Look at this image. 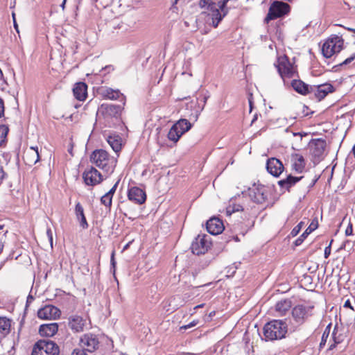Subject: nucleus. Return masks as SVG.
Instances as JSON below:
<instances>
[{
	"mask_svg": "<svg viewBox=\"0 0 355 355\" xmlns=\"http://www.w3.org/2000/svg\"><path fill=\"white\" fill-rule=\"evenodd\" d=\"M90 162L101 169L104 173L111 174L114 172L117 160L103 149L94 150L89 157Z\"/></svg>",
	"mask_w": 355,
	"mask_h": 355,
	"instance_id": "nucleus-1",
	"label": "nucleus"
},
{
	"mask_svg": "<svg viewBox=\"0 0 355 355\" xmlns=\"http://www.w3.org/2000/svg\"><path fill=\"white\" fill-rule=\"evenodd\" d=\"M263 331L266 340H280L285 338L288 325L282 320H272L264 325Z\"/></svg>",
	"mask_w": 355,
	"mask_h": 355,
	"instance_id": "nucleus-2",
	"label": "nucleus"
},
{
	"mask_svg": "<svg viewBox=\"0 0 355 355\" xmlns=\"http://www.w3.org/2000/svg\"><path fill=\"white\" fill-rule=\"evenodd\" d=\"M344 46L345 41L343 37L332 34L324 41L321 47L322 55L325 58H331L338 54L344 49Z\"/></svg>",
	"mask_w": 355,
	"mask_h": 355,
	"instance_id": "nucleus-3",
	"label": "nucleus"
},
{
	"mask_svg": "<svg viewBox=\"0 0 355 355\" xmlns=\"http://www.w3.org/2000/svg\"><path fill=\"white\" fill-rule=\"evenodd\" d=\"M275 66L284 81L286 78L297 76L296 66H294V64L290 62L288 57L286 55L278 56Z\"/></svg>",
	"mask_w": 355,
	"mask_h": 355,
	"instance_id": "nucleus-4",
	"label": "nucleus"
},
{
	"mask_svg": "<svg viewBox=\"0 0 355 355\" xmlns=\"http://www.w3.org/2000/svg\"><path fill=\"white\" fill-rule=\"evenodd\" d=\"M59 347L52 340H40L33 346L31 355H58Z\"/></svg>",
	"mask_w": 355,
	"mask_h": 355,
	"instance_id": "nucleus-5",
	"label": "nucleus"
},
{
	"mask_svg": "<svg viewBox=\"0 0 355 355\" xmlns=\"http://www.w3.org/2000/svg\"><path fill=\"white\" fill-rule=\"evenodd\" d=\"M211 242L209 236L206 234H199L193 241L191 250V252L197 255L205 254L210 249Z\"/></svg>",
	"mask_w": 355,
	"mask_h": 355,
	"instance_id": "nucleus-6",
	"label": "nucleus"
},
{
	"mask_svg": "<svg viewBox=\"0 0 355 355\" xmlns=\"http://www.w3.org/2000/svg\"><path fill=\"white\" fill-rule=\"evenodd\" d=\"M89 324V318L86 316L73 314L68 318V327L73 333L83 332Z\"/></svg>",
	"mask_w": 355,
	"mask_h": 355,
	"instance_id": "nucleus-7",
	"label": "nucleus"
},
{
	"mask_svg": "<svg viewBox=\"0 0 355 355\" xmlns=\"http://www.w3.org/2000/svg\"><path fill=\"white\" fill-rule=\"evenodd\" d=\"M290 10V6L282 1H274L269 9V12L265 19L268 22L269 20L275 19L287 14Z\"/></svg>",
	"mask_w": 355,
	"mask_h": 355,
	"instance_id": "nucleus-8",
	"label": "nucleus"
},
{
	"mask_svg": "<svg viewBox=\"0 0 355 355\" xmlns=\"http://www.w3.org/2000/svg\"><path fill=\"white\" fill-rule=\"evenodd\" d=\"M313 308V306H306L302 304L295 306L291 311L294 321L300 325L303 324L308 318L312 315Z\"/></svg>",
	"mask_w": 355,
	"mask_h": 355,
	"instance_id": "nucleus-9",
	"label": "nucleus"
},
{
	"mask_svg": "<svg viewBox=\"0 0 355 355\" xmlns=\"http://www.w3.org/2000/svg\"><path fill=\"white\" fill-rule=\"evenodd\" d=\"M121 107L119 105L103 103L98 110V114L105 121L110 122L113 119H117L120 115Z\"/></svg>",
	"mask_w": 355,
	"mask_h": 355,
	"instance_id": "nucleus-10",
	"label": "nucleus"
},
{
	"mask_svg": "<svg viewBox=\"0 0 355 355\" xmlns=\"http://www.w3.org/2000/svg\"><path fill=\"white\" fill-rule=\"evenodd\" d=\"M83 179L85 184L92 187L100 184L103 180L102 174L93 166L85 169L83 173Z\"/></svg>",
	"mask_w": 355,
	"mask_h": 355,
	"instance_id": "nucleus-11",
	"label": "nucleus"
},
{
	"mask_svg": "<svg viewBox=\"0 0 355 355\" xmlns=\"http://www.w3.org/2000/svg\"><path fill=\"white\" fill-rule=\"evenodd\" d=\"M100 342L96 335L87 333L80 337V345L87 352H94L99 347Z\"/></svg>",
	"mask_w": 355,
	"mask_h": 355,
	"instance_id": "nucleus-12",
	"label": "nucleus"
},
{
	"mask_svg": "<svg viewBox=\"0 0 355 355\" xmlns=\"http://www.w3.org/2000/svg\"><path fill=\"white\" fill-rule=\"evenodd\" d=\"M208 15L212 19V22H220L227 13V8H225V3H213L209 5Z\"/></svg>",
	"mask_w": 355,
	"mask_h": 355,
	"instance_id": "nucleus-13",
	"label": "nucleus"
},
{
	"mask_svg": "<svg viewBox=\"0 0 355 355\" xmlns=\"http://www.w3.org/2000/svg\"><path fill=\"white\" fill-rule=\"evenodd\" d=\"M60 310L53 305H46L37 311V316L42 320H55L60 318Z\"/></svg>",
	"mask_w": 355,
	"mask_h": 355,
	"instance_id": "nucleus-14",
	"label": "nucleus"
},
{
	"mask_svg": "<svg viewBox=\"0 0 355 355\" xmlns=\"http://www.w3.org/2000/svg\"><path fill=\"white\" fill-rule=\"evenodd\" d=\"M128 198L137 205H142L146 200V193L144 190L138 187H132L128 190Z\"/></svg>",
	"mask_w": 355,
	"mask_h": 355,
	"instance_id": "nucleus-15",
	"label": "nucleus"
},
{
	"mask_svg": "<svg viewBox=\"0 0 355 355\" xmlns=\"http://www.w3.org/2000/svg\"><path fill=\"white\" fill-rule=\"evenodd\" d=\"M326 148V141L322 139L313 140L309 144L311 155L315 159H320L324 154Z\"/></svg>",
	"mask_w": 355,
	"mask_h": 355,
	"instance_id": "nucleus-16",
	"label": "nucleus"
},
{
	"mask_svg": "<svg viewBox=\"0 0 355 355\" xmlns=\"http://www.w3.org/2000/svg\"><path fill=\"white\" fill-rule=\"evenodd\" d=\"M266 169L274 177H279L283 173L284 166L279 159L271 157L267 160Z\"/></svg>",
	"mask_w": 355,
	"mask_h": 355,
	"instance_id": "nucleus-17",
	"label": "nucleus"
},
{
	"mask_svg": "<svg viewBox=\"0 0 355 355\" xmlns=\"http://www.w3.org/2000/svg\"><path fill=\"white\" fill-rule=\"evenodd\" d=\"M246 198L243 196L231 198L226 207L225 212L227 216H231L232 214L243 211V205Z\"/></svg>",
	"mask_w": 355,
	"mask_h": 355,
	"instance_id": "nucleus-18",
	"label": "nucleus"
},
{
	"mask_svg": "<svg viewBox=\"0 0 355 355\" xmlns=\"http://www.w3.org/2000/svg\"><path fill=\"white\" fill-rule=\"evenodd\" d=\"M312 93L318 101L324 99L329 94L334 92V86L330 83H324L318 85H313Z\"/></svg>",
	"mask_w": 355,
	"mask_h": 355,
	"instance_id": "nucleus-19",
	"label": "nucleus"
},
{
	"mask_svg": "<svg viewBox=\"0 0 355 355\" xmlns=\"http://www.w3.org/2000/svg\"><path fill=\"white\" fill-rule=\"evenodd\" d=\"M23 160L26 165L30 166L35 164L40 160L38 148L30 147L24 152Z\"/></svg>",
	"mask_w": 355,
	"mask_h": 355,
	"instance_id": "nucleus-20",
	"label": "nucleus"
},
{
	"mask_svg": "<svg viewBox=\"0 0 355 355\" xmlns=\"http://www.w3.org/2000/svg\"><path fill=\"white\" fill-rule=\"evenodd\" d=\"M207 230L211 234H219L224 230L223 223L220 218L213 217L207 220Z\"/></svg>",
	"mask_w": 355,
	"mask_h": 355,
	"instance_id": "nucleus-21",
	"label": "nucleus"
},
{
	"mask_svg": "<svg viewBox=\"0 0 355 355\" xmlns=\"http://www.w3.org/2000/svg\"><path fill=\"white\" fill-rule=\"evenodd\" d=\"M292 88L298 94L306 96L311 94L313 92V87L309 85L300 79H294L291 81Z\"/></svg>",
	"mask_w": 355,
	"mask_h": 355,
	"instance_id": "nucleus-22",
	"label": "nucleus"
},
{
	"mask_svg": "<svg viewBox=\"0 0 355 355\" xmlns=\"http://www.w3.org/2000/svg\"><path fill=\"white\" fill-rule=\"evenodd\" d=\"M292 307V302L289 299H284L278 301L274 307L275 315L282 317L286 315Z\"/></svg>",
	"mask_w": 355,
	"mask_h": 355,
	"instance_id": "nucleus-23",
	"label": "nucleus"
},
{
	"mask_svg": "<svg viewBox=\"0 0 355 355\" xmlns=\"http://www.w3.org/2000/svg\"><path fill=\"white\" fill-rule=\"evenodd\" d=\"M73 94L79 101H85L87 97V85L85 83H76L73 87Z\"/></svg>",
	"mask_w": 355,
	"mask_h": 355,
	"instance_id": "nucleus-24",
	"label": "nucleus"
},
{
	"mask_svg": "<svg viewBox=\"0 0 355 355\" xmlns=\"http://www.w3.org/2000/svg\"><path fill=\"white\" fill-rule=\"evenodd\" d=\"M345 338L346 334L344 331V329L338 327V325H336L332 332V339L334 343L329 346V349H334L337 345L342 343Z\"/></svg>",
	"mask_w": 355,
	"mask_h": 355,
	"instance_id": "nucleus-25",
	"label": "nucleus"
},
{
	"mask_svg": "<svg viewBox=\"0 0 355 355\" xmlns=\"http://www.w3.org/2000/svg\"><path fill=\"white\" fill-rule=\"evenodd\" d=\"M101 96L105 99L117 100L122 96L119 89H113L107 87H102L99 89Z\"/></svg>",
	"mask_w": 355,
	"mask_h": 355,
	"instance_id": "nucleus-26",
	"label": "nucleus"
},
{
	"mask_svg": "<svg viewBox=\"0 0 355 355\" xmlns=\"http://www.w3.org/2000/svg\"><path fill=\"white\" fill-rule=\"evenodd\" d=\"M58 331V324L55 322L42 324L39 329V333L42 336H53Z\"/></svg>",
	"mask_w": 355,
	"mask_h": 355,
	"instance_id": "nucleus-27",
	"label": "nucleus"
},
{
	"mask_svg": "<svg viewBox=\"0 0 355 355\" xmlns=\"http://www.w3.org/2000/svg\"><path fill=\"white\" fill-rule=\"evenodd\" d=\"M292 168L297 173H302L305 168V160L302 155L295 153L291 157Z\"/></svg>",
	"mask_w": 355,
	"mask_h": 355,
	"instance_id": "nucleus-28",
	"label": "nucleus"
},
{
	"mask_svg": "<svg viewBox=\"0 0 355 355\" xmlns=\"http://www.w3.org/2000/svg\"><path fill=\"white\" fill-rule=\"evenodd\" d=\"M303 176L294 177L291 175H288L286 178L279 180L277 184L282 189L289 191L297 182L302 180Z\"/></svg>",
	"mask_w": 355,
	"mask_h": 355,
	"instance_id": "nucleus-29",
	"label": "nucleus"
},
{
	"mask_svg": "<svg viewBox=\"0 0 355 355\" xmlns=\"http://www.w3.org/2000/svg\"><path fill=\"white\" fill-rule=\"evenodd\" d=\"M118 182L115 183L114 185L110 189L109 191H107L105 194H104L101 198V203L105 207L108 208L109 209H111L112 205V198L114 196V194L116 192V188H117Z\"/></svg>",
	"mask_w": 355,
	"mask_h": 355,
	"instance_id": "nucleus-30",
	"label": "nucleus"
},
{
	"mask_svg": "<svg viewBox=\"0 0 355 355\" xmlns=\"http://www.w3.org/2000/svg\"><path fill=\"white\" fill-rule=\"evenodd\" d=\"M75 214L76 218L78 219V220H79L80 225L82 227V228L87 229L89 225L84 214V208L79 202L76 204Z\"/></svg>",
	"mask_w": 355,
	"mask_h": 355,
	"instance_id": "nucleus-31",
	"label": "nucleus"
},
{
	"mask_svg": "<svg viewBox=\"0 0 355 355\" xmlns=\"http://www.w3.org/2000/svg\"><path fill=\"white\" fill-rule=\"evenodd\" d=\"M112 150L117 153L121 151L122 148V139L119 135H112L106 139Z\"/></svg>",
	"mask_w": 355,
	"mask_h": 355,
	"instance_id": "nucleus-32",
	"label": "nucleus"
},
{
	"mask_svg": "<svg viewBox=\"0 0 355 355\" xmlns=\"http://www.w3.org/2000/svg\"><path fill=\"white\" fill-rule=\"evenodd\" d=\"M12 320L6 316H0V334L6 337L11 331Z\"/></svg>",
	"mask_w": 355,
	"mask_h": 355,
	"instance_id": "nucleus-33",
	"label": "nucleus"
},
{
	"mask_svg": "<svg viewBox=\"0 0 355 355\" xmlns=\"http://www.w3.org/2000/svg\"><path fill=\"white\" fill-rule=\"evenodd\" d=\"M174 126H176V128L179 130V131L184 135L185 132L189 131L191 128V123L187 119H180L175 124Z\"/></svg>",
	"mask_w": 355,
	"mask_h": 355,
	"instance_id": "nucleus-34",
	"label": "nucleus"
},
{
	"mask_svg": "<svg viewBox=\"0 0 355 355\" xmlns=\"http://www.w3.org/2000/svg\"><path fill=\"white\" fill-rule=\"evenodd\" d=\"M182 135V134L176 128V126L173 125L167 134V138L169 141H173L175 144Z\"/></svg>",
	"mask_w": 355,
	"mask_h": 355,
	"instance_id": "nucleus-35",
	"label": "nucleus"
},
{
	"mask_svg": "<svg viewBox=\"0 0 355 355\" xmlns=\"http://www.w3.org/2000/svg\"><path fill=\"white\" fill-rule=\"evenodd\" d=\"M318 225H313V223H311L308 228L303 232V234L298 237L294 242V244L295 246L300 245L304 240L307 237V236L312 232L314 230L317 228Z\"/></svg>",
	"mask_w": 355,
	"mask_h": 355,
	"instance_id": "nucleus-36",
	"label": "nucleus"
},
{
	"mask_svg": "<svg viewBox=\"0 0 355 355\" xmlns=\"http://www.w3.org/2000/svg\"><path fill=\"white\" fill-rule=\"evenodd\" d=\"M201 26H198V28L202 35L207 34L211 29V28H217L218 24H200Z\"/></svg>",
	"mask_w": 355,
	"mask_h": 355,
	"instance_id": "nucleus-37",
	"label": "nucleus"
},
{
	"mask_svg": "<svg viewBox=\"0 0 355 355\" xmlns=\"http://www.w3.org/2000/svg\"><path fill=\"white\" fill-rule=\"evenodd\" d=\"M331 323H329L325 328L323 334H322V338H321V342L320 343V347H322V346H324L326 343H327V340L329 338V334H330V331H331Z\"/></svg>",
	"mask_w": 355,
	"mask_h": 355,
	"instance_id": "nucleus-38",
	"label": "nucleus"
},
{
	"mask_svg": "<svg viewBox=\"0 0 355 355\" xmlns=\"http://www.w3.org/2000/svg\"><path fill=\"white\" fill-rule=\"evenodd\" d=\"M8 132V128L5 125H0V146L5 142Z\"/></svg>",
	"mask_w": 355,
	"mask_h": 355,
	"instance_id": "nucleus-39",
	"label": "nucleus"
},
{
	"mask_svg": "<svg viewBox=\"0 0 355 355\" xmlns=\"http://www.w3.org/2000/svg\"><path fill=\"white\" fill-rule=\"evenodd\" d=\"M302 225H303V222H300V223H298L291 231V234L292 236H297L299 232H300L302 227Z\"/></svg>",
	"mask_w": 355,
	"mask_h": 355,
	"instance_id": "nucleus-40",
	"label": "nucleus"
},
{
	"mask_svg": "<svg viewBox=\"0 0 355 355\" xmlns=\"http://www.w3.org/2000/svg\"><path fill=\"white\" fill-rule=\"evenodd\" d=\"M198 320H193L192 322H191L189 324H186V325H183V326H181L180 327V330L182 331V330H187L189 328H191L193 327H195L196 325H197L198 324Z\"/></svg>",
	"mask_w": 355,
	"mask_h": 355,
	"instance_id": "nucleus-41",
	"label": "nucleus"
},
{
	"mask_svg": "<svg viewBox=\"0 0 355 355\" xmlns=\"http://www.w3.org/2000/svg\"><path fill=\"white\" fill-rule=\"evenodd\" d=\"M214 2H211V0H200L199 1V6L202 8L207 7V9L209 10V5L212 4Z\"/></svg>",
	"mask_w": 355,
	"mask_h": 355,
	"instance_id": "nucleus-42",
	"label": "nucleus"
},
{
	"mask_svg": "<svg viewBox=\"0 0 355 355\" xmlns=\"http://www.w3.org/2000/svg\"><path fill=\"white\" fill-rule=\"evenodd\" d=\"M334 240L331 239L329 245L327 246L324 249V258L325 259H327L329 255L331 254V243H333Z\"/></svg>",
	"mask_w": 355,
	"mask_h": 355,
	"instance_id": "nucleus-43",
	"label": "nucleus"
},
{
	"mask_svg": "<svg viewBox=\"0 0 355 355\" xmlns=\"http://www.w3.org/2000/svg\"><path fill=\"white\" fill-rule=\"evenodd\" d=\"M6 85L7 83L3 78V74L1 69H0V89L1 90H3L6 88Z\"/></svg>",
	"mask_w": 355,
	"mask_h": 355,
	"instance_id": "nucleus-44",
	"label": "nucleus"
},
{
	"mask_svg": "<svg viewBox=\"0 0 355 355\" xmlns=\"http://www.w3.org/2000/svg\"><path fill=\"white\" fill-rule=\"evenodd\" d=\"M355 60V53H353L349 58H346L340 65H347Z\"/></svg>",
	"mask_w": 355,
	"mask_h": 355,
	"instance_id": "nucleus-45",
	"label": "nucleus"
},
{
	"mask_svg": "<svg viewBox=\"0 0 355 355\" xmlns=\"http://www.w3.org/2000/svg\"><path fill=\"white\" fill-rule=\"evenodd\" d=\"M343 308L349 309L350 310H352L353 312V315L355 316V309H354V306L352 305L349 300H347L345 302V303L343 304Z\"/></svg>",
	"mask_w": 355,
	"mask_h": 355,
	"instance_id": "nucleus-46",
	"label": "nucleus"
},
{
	"mask_svg": "<svg viewBox=\"0 0 355 355\" xmlns=\"http://www.w3.org/2000/svg\"><path fill=\"white\" fill-rule=\"evenodd\" d=\"M86 352L87 350L83 347L81 349H75L72 352V355H87Z\"/></svg>",
	"mask_w": 355,
	"mask_h": 355,
	"instance_id": "nucleus-47",
	"label": "nucleus"
},
{
	"mask_svg": "<svg viewBox=\"0 0 355 355\" xmlns=\"http://www.w3.org/2000/svg\"><path fill=\"white\" fill-rule=\"evenodd\" d=\"M353 225L351 223H349L345 230V234L347 236L353 235Z\"/></svg>",
	"mask_w": 355,
	"mask_h": 355,
	"instance_id": "nucleus-48",
	"label": "nucleus"
},
{
	"mask_svg": "<svg viewBox=\"0 0 355 355\" xmlns=\"http://www.w3.org/2000/svg\"><path fill=\"white\" fill-rule=\"evenodd\" d=\"M4 103L2 98H0V118L4 114Z\"/></svg>",
	"mask_w": 355,
	"mask_h": 355,
	"instance_id": "nucleus-49",
	"label": "nucleus"
},
{
	"mask_svg": "<svg viewBox=\"0 0 355 355\" xmlns=\"http://www.w3.org/2000/svg\"><path fill=\"white\" fill-rule=\"evenodd\" d=\"M6 173L2 166H0V185L3 182V179L6 177Z\"/></svg>",
	"mask_w": 355,
	"mask_h": 355,
	"instance_id": "nucleus-50",
	"label": "nucleus"
},
{
	"mask_svg": "<svg viewBox=\"0 0 355 355\" xmlns=\"http://www.w3.org/2000/svg\"><path fill=\"white\" fill-rule=\"evenodd\" d=\"M5 244V241H3L1 239H0V254L2 253L3 250V248H4V245Z\"/></svg>",
	"mask_w": 355,
	"mask_h": 355,
	"instance_id": "nucleus-51",
	"label": "nucleus"
},
{
	"mask_svg": "<svg viewBox=\"0 0 355 355\" xmlns=\"http://www.w3.org/2000/svg\"><path fill=\"white\" fill-rule=\"evenodd\" d=\"M111 262L113 265L115 264V261H114V251L112 252V256H111Z\"/></svg>",
	"mask_w": 355,
	"mask_h": 355,
	"instance_id": "nucleus-52",
	"label": "nucleus"
},
{
	"mask_svg": "<svg viewBox=\"0 0 355 355\" xmlns=\"http://www.w3.org/2000/svg\"><path fill=\"white\" fill-rule=\"evenodd\" d=\"M204 306H205V304H204V303H203V304H198V305H197V306H196L194 307V310H196V309H198L202 308V307H204Z\"/></svg>",
	"mask_w": 355,
	"mask_h": 355,
	"instance_id": "nucleus-53",
	"label": "nucleus"
},
{
	"mask_svg": "<svg viewBox=\"0 0 355 355\" xmlns=\"http://www.w3.org/2000/svg\"><path fill=\"white\" fill-rule=\"evenodd\" d=\"M13 26H14L15 31H17V33L19 34V28H18V24H13Z\"/></svg>",
	"mask_w": 355,
	"mask_h": 355,
	"instance_id": "nucleus-54",
	"label": "nucleus"
},
{
	"mask_svg": "<svg viewBox=\"0 0 355 355\" xmlns=\"http://www.w3.org/2000/svg\"><path fill=\"white\" fill-rule=\"evenodd\" d=\"M66 2H67V0H63V1H62V4L60 5V6H61V8H62V10H64V8H65Z\"/></svg>",
	"mask_w": 355,
	"mask_h": 355,
	"instance_id": "nucleus-55",
	"label": "nucleus"
},
{
	"mask_svg": "<svg viewBox=\"0 0 355 355\" xmlns=\"http://www.w3.org/2000/svg\"><path fill=\"white\" fill-rule=\"evenodd\" d=\"M215 315H216V311H211V312L209 313V316L210 318L214 317Z\"/></svg>",
	"mask_w": 355,
	"mask_h": 355,
	"instance_id": "nucleus-56",
	"label": "nucleus"
},
{
	"mask_svg": "<svg viewBox=\"0 0 355 355\" xmlns=\"http://www.w3.org/2000/svg\"><path fill=\"white\" fill-rule=\"evenodd\" d=\"M257 118H258L257 114H254V116H253V119L252 120V123H254L257 119Z\"/></svg>",
	"mask_w": 355,
	"mask_h": 355,
	"instance_id": "nucleus-57",
	"label": "nucleus"
},
{
	"mask_svg": "<svg viewBox=\"0 0 355 355\" xmlns=\"http://www.w3.org/2000/svg\"><path fill=\"white\" fill-rule=\"evenodd\" d=\"M229 0H223V1H218L219 3H225V8H227L226 7V3Z\"/></svg>",
	"mask_w": 355,
	"mask_h": 355,
	"instance_id": "nucleus-58",
	"label": "nucleus"
},
{
	"mask_svg": "<svg viewBox=\"0 0 355 355\" xmlns=\"http://www.w3.org/2000/svg\"><path fill=\"white\" fill-rule=\"evenodd\" d=\"M47 233H48V234H49V235H50V236H51V240L52 241V233H51V230L50 229H49V230H48Z\"/></svg>",
	"mask_w": 355,
	"mask_h": 355,
	"instance_id": "nucleus-59",
	"label": "nucleus"
},
{
	"mask_svg": "<svg viewBox=\"0 0 355 355\" xmlns=\"http://www.w3.org/2000/svg\"><path fill=\"white\" fill-rule=\"evenodd\" d=\"M352 153L354 156V158H355V144H354V146H353V148H352Z\"/></svg>",
	"mask_w": 355,
	"mask_h": 355,
	"instance_id": "nucleus-60",
	"label": "nucleus"
},
{
	"mask_svg": "<svg viewBox=\"0 0 355 355\" xmlns=\"http://www.w3.org/2000/svg\"><path fill=\"white\" fill-rule=\"evenodd\" d=\"M249 103H250V112H251L252 111V101L249 100Z\"/></svg>",
	"mask_w": 355,
	"mask_h": 355,
	"instance_id": "nucleus-61",
	"label": "nucleus"
},
{
	"mask_svg": "<svg viewBox=\"0 0 355 355\" xmlns=\"http://www.w3.org/2000/svg\"><path fill=\"white\" fill-rule=\"evenodd\" d=\"M12 19H13V22H16L15 14L14 12H12Z\"/></svg>",
	"mask_w": 355,
	"mask_h": 355,
	"instance_id": "nucleus-62",
	"label": "nucleus"
},
{
	"mask_svg": "<svg viewBox=\"0 0 355 355\" xmlns=\"http://www.w3.org/2000/svg\"><path fill=\"white\" fill-rule=\"evenodd\" d=\"M347 29L350 31L355 33V29H352V28H347Z\"/></svg>",
	"mask_w": 355,
	"mask_h": 355,
	"instance_id": "nucleus-63",
	"label": "nucleus"
},
{
	"mask_svg": "<svg viewBox=\"0 0 355 355\" xmlns=\"http://www.w3.org/2000/svg\"><path fill=\"white\" fill-rule=\"evenodd\" d=\"M28 297L31 298V300H33V297L31 295H29Z\"/></svg>",
	"mask_w": 355,
	"mask_h": 355,
	"instance_id": "nucleus-64",
	"label": "nucleus"
}]
</instances>
